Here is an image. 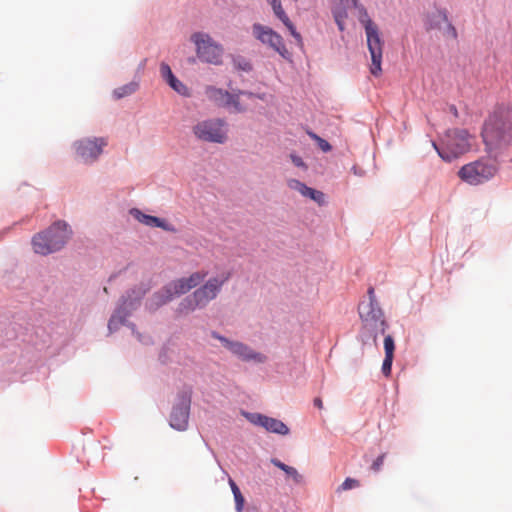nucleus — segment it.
<instances>
[{"mask_svg":"<svg viewBox=\"0 0 512 512\" xmlns=\"http://www.w3.org/2000/svg\"><path fill=\"white\" fill-rule=\"evenodd\" d=\"M481 135L486 151L496 158L512 143V109L499 108L490 115Z\"/></svg>","mask_w":512,"mask_h":512,"instance_id":"nucleus-1","label":"nucleus"},{"mask_svg":"<svg viewBox=\"0 0 512 512\" xmlns=\"http://www.w3.org/2000/svg\"><path fill=\"white\" fill-rule=\"evenodd\" d=\"M71 236L68 225L63 221H57L46 231L38 233L32 239L35 253L48 255L64 247Z\"/></svg>","mask_w":512,"mask_h":512,"instance_id":"nucleus-2","label":"nucleus"},{"mask_svg":"<svg viewBox=\"0 0 512 512\" xmlns=\"http://www.w3.org/2000/svg\"><path fill=\"white\" fill-rule=\"evenodd\" d=\"M497 172L496 160L490 157H482L462 166L457 174L463 182L476 186L488 182Z\"/></svg>","mask_w":512,"mask_h":512,"instance_id":"nucleus-3","label":"nucleus"},{"mask_svg":"<svg viewBox=\"0 0 512 512\" xmlns=\"http://www.w3.org/2000/svg\"><path fill=\"white\" fill-rule=\"evenodd\" d=\"M472 136L464 129H451L445 133L442 147L433 142V147L445 161L453 159L468 152L471 148Z\"/></svg>","mask_w":512,"mask_h":512,"instance_id":"nucleus-4","label":"nucleus"},{"mask_svg":"<svg viewBox=\"0 0 512 512\" xmlns=\"http://www.w3.org/2000/svg\"><path fill=\"white\" fill-rule=\"evenodd\" d=\"M359 316L362 321L363 329L373 334L374 342L377 340V334L385 333L387 323L384 313L379 303H360L358 307Z\"/></svg>","mask_w":512,"mask_h":512,"instance_id":"nucleus-5","label":"nucleus"},{"mask_svg":"<svg viewBox=\"0 0 512 512\" xmlns=\"http://www.w3.org/2000/svg\"><path fill=\"white\" fill-rule=\"evenodd\" d=\"M190 40L195 45L197 56L202 62L208 64H218L220 62L223 48L210 35L196 32L191 35Z\"/></svg>","mask_w":512,"mask_h":512,"instance_id":"nucleus-6","label":"nucleus"},{"mask_svg":"<svg viewBox=\"0 0 512 512\" xmlns=\"http://www.w3.org/2000/svg\"><path fill=\"white\" fill-rule=\"evenodd\" d=\"M359 22L363 25L367 38V45L371 54L372 64H381L383 42L378 25L370 18L367 11L361 7Z\"/></svg>","mask_w":512,"mask_h":512,"instance_id":"nucleus-7","label":"nucleus"},{"mask_svg":"<svg viewBox=\"0 0 512 512\" xmlns=\"http://www.w3.org/2000/svg\"><path fill=\"white\" fill-rule=\"evenodd\" d=\"M224 126V121L220 119L204 120L193 127V132L202 141L224 143L227 138Z\"/></svg>","mask_w":512,"mask_h":512,"instance_id":"nucleus-8","label":"nucleus"},{"mask_svg":"<svg viewBox=\"0 0 512 512\" xmlns=\"http://www.w3.org/2000/svg\"><path fill=\"white\" fill-rule=\"evenodd\" d=\"M191 389H184L177 396V403L173 406L170 415V426L176 430L184 431L188 427L191 404Z\"/></svg>","mask_w":512,"mask_h":512,"instance_id":"nucleus-9","label":"nucleus"},{"mask_svg":"<svg viewBox=\"0 0 512 512\" xmlns=\"http://www.w3.org/2000/svg\"><path fill=\"white\" fill-rule=\"evenodd\" d=\"M106 145L107 140L103 137L93 139L86 138L75 142L74 148L77 158L89 164L98 159Z\"/></svg>","mask_w":512,"mask_h":512,"instance_id":"nucleus-10","label":"nucleus"},{"mask_svg":"<svg viewBox=\"0 0 512 512\" xmlns=\"http://www.w3.org/2000/svg\"><path fill=\"white\" fill-rule=\"evenodd\" d=\"M229 279V274L222 278L214 277L209 279L203 286L195 290L193 293L198 303L205 307L211 300L215 299L221 290L222 285Z\"/></svg>","mask_w":512,"mask_h":512,"instance_id":"nucleus-11","label":"nucleus"},{"mask_svg":"<svg viewBox=\"0 0 512 512\" xmlns=\"http://www.w3.org/2000/svg\"><path fill=\"white\" fill-rule=\"evenodd\" d=\"M206 97L214 104L220 107H233L236 111H241L238 98L239 94H230L222 89L208 86L205 89Z\"/></svg>","mask_w":512,"mask_h":512,"instance_id":"nucleus-12","label":"nucleus"},{"mask_svg":"<svg viewBox=\"0 0 512 512\" xmlns=\"http://www.w3.org/2000/svg\"><path fill=\"white\" fill-rule=\"evenodd\" d=\"M213 336L217 339H219L223 345L230 350L233 354L237 355L239 358H241L244 361L249 360H255L258 362L264 361V356L254 352L252 349H250L248 346L244 345L240 342H233L229 341L225 337L219 336L217 334H213Z\"/></svg>","mask_w":512,"mask_h":512,"instance_id":"nucleus-13","label":"nucleus"},{"mask_svg":"<svg viewBox=\"0 0 512 512\" xmlns=\"http://www.w3.org/2000/svg\"><path fill=\"white\" fill-rule=\"evenodd\" d=\"M253 35L256 39L264 44H268L279 53L284 49L282 37L267 26L254 24Z\"/></svg>","mask_w":512,"mask_h":512,"instance_id":"nucleus-14","label":"nucleus"},{"mask_svg":"<svg viewBox=\"0 0 512 512\" xmlns=\"http://www.w3.org/2000/svg\"><path fill=\"white\" fill-rule=\"evenodd\" d=\"M145 294V291H142L138 293V295L133 298L131 295H128L126 299H124L122 305L116 309L114 314L111 316L108 328L110 331L116 330L120 325L124 323V320L126 316L129 314L128 311H126L127 308L134 309L135 308V300H139L143 295Z\"/></svg>","mask_w":512,"mask_h":512,"instance_id":"nucleus-15","label":"nucleus"},{"mask_svg":"<svg viewBox=\"0 0 512 512\" xmlns=\"http://www.w3.org/2000/svg\"><path fill=\"white\" fill-rule=\"evenodd\" d=\"M287 184L290 189L299 192L302 196L312 199L319 205L324 204L325 196L323 192L310 188L297 179H290Z\"/></svg>","mask_w":512,"mask_h":512,"instance_id":"nucleus-16","label":"nucleus"},{"mask_svg":"<svg viewBox=\"0 0 512 512\" xmlns=\"http://www.w3.org/2000/svg\"><path fill=\"white\" fill-rule=\"evenodd\" d=\"M272 9H273V12L275 14V16L285 25V27L290 31L291 35L293 36V38L297 41V43H301L302 42V37L301 35L296 31V28L295 26L293 25V23L290 21L289 17L287 16V14L285 13L283 7H282V4L281 2L271 6Z\"/></svg>","mask_w":512,"mask_h":512,"instance_id":"nucleus-17","label":"nucleus"},{"mask_svg":"<svg viewBox=\"0 0 512 512\" xmlns=\"http://www.w3.org/2000/svg\"><path fill=\"white\" fill-rule=\"evenodd\" d=\"M173 294L168 289L167 285L164 286L160 291L156 292L148 301L147 307L154 311L159 307L165 305L173 299Z\"/></svg>","mask_w":512,"mask_h":512,"instance_id":"nucleus-18","label":"nucleus"},{"mask_svg":"<svg viewBox=\"0 0 512 512\" xmlns=\"http://www.w3.org/2000/svg\"><path fill=\"white\" fill-rule=\"evenodd\" d=\"M162 76L165 78L169 86L182 96H190L189 89L172 73L170 66H163Z\"/></svg>","mask_w":512,"mask_h":512,"instance_id":"nucleus-19","label":"nucleus"},{"mask_svg":"<svg viewBox=\"0 0 512 512\" xmlns=\"http://www.w3.org/2000/svg\"><path fill=\"white\" fill-rule=\"evenodd\" d=\"M448 20L447 13L443 10H436L427 15L425 21L426 30H442V25H444Z\"/></svg>","mask_w":512,"mask_h":512,"instance_id":"nucleus-20","label":"nucleus"},{"mask_svg":"<svg viewBox=\"0 0 512 512\" xmlns=\"http://www.w3.org/2000/svg\"><path fill=\"white\" fill-rule=\"evenodd\" d=\"M271 463L275 467L284 471L287 477L291 478L295 484H301L303 482V476L298 472L296 468L286 465L277 458H272Z\"/></svg>","mask_w":512,"mask_h":512,"instance_id":"nucleus-21","label":"nucleus"},{"mask_svg":"<svg viewBox=\"0 0 512 512\" xmlns=\"http://www.w3.org/2000/svg\"><path fill=\"white\" fill-rule=\"evenodd\" d=\"M131 213L136 217V219L139 222H141V223H143V224H145L147 226L160 227V228H163L165 230L168 229L166 227L165 222L162 219L158 218V217L146 215V214L140 212L137 209L132 210Z\"/></svg>","mask_w":512,"mask_h":512,"instance_id":"nucleus-22","label":"nucleus"},{"mask_svg":"<svg viewBox=\"0 0 512 512\" xmlns=\"http://www.w3.org/2000/svg\"><path fill=\"white\" fill-rule=\"evenodd\" d=\"M263 428H265L268 432H272V433H276V434H280V435H287L289 433V428L287 427V425L285 423H283L282 421H280L278 419L271 418L268 416L264 420Z\"/></svg>","mask_w":512,"mask_h":512,"instance_id":"nucleus-23","label":"nucleus"},{"mask_svg":"<svg viewBox=\"0 0 512 512\" xmlns=\"http://www.w3.org/2000/svg\"><path fill=\"white\" fill-rule=\"evenodd\" d=\"M196 308H202L200 303H198L197 298H195L194 293L191 296L184 298L177 307L178 315H187L190 312H193Z\"/></svg>","mask_w":512,"mask_h":512,"instance_id":"nucleus-24","label":"nucleus"},{"mask_svg":"<svg viewBox=\"0 0 512 512\" xmlns=\"http://www.w3.org/2000/svg\"><path fill=\"white\" fill-rule=\"evenodd\" d=\"M352 6H339L334 5L332 9V13L334 16V20L339 28L340 31H343L345 29V20L348 17L347 9L351 8Z\"/></svg>","mask_w":512,"mask_h":512,"instance_id":"nucleus-25","label":"nucleus"},{"mask_svg":"<svg viewBox=\"0 0 512 512\" xmlns=\"http://www.w3.org/2000/svg\"><path fill=\"white\" fill-rule=\"evenodd\" d=\"M167 287L170 292H172L173 297L185 294L190 291L189 286L186 285V282L183 278L168 283Z\"/></svg>","mask_w":512,"mask_h":512,"instance_id":"nucleus-26","label":"nucleus"},{"mask_svg":"<svg viewBox=\"0 0 512 512\" xmlns=\"http://www.w3.org/2000/svg\"><path fill=\"white\" fill-rule=\"evenodd\" d=\"M229 485H230L232 493L234 495L236 511L242 512L243 508H244L245 499H244L239 487L231 478L229 479Z\"/></svg>","mask_w":512,"mask_h":512,"instance_id":"nucleus-27","label":"nucleus"},{"mask_svg":"<svg viewBox=\"0 0 512 512\" xmlns=\"http://www.w3.org/2000/svg\"><path fill=\"white\" fill-rule=\"evenodd\" d=\"M138 89V83L132 81L126 85H123L114 90V95L116 98H123L133 94Z\"/></svg>","mask_w":512,"mask_h":512,"instance_id":"nucleus-28","label":"nucleus"},{"mask_svg":"<svg viewBox=\"0 0 512 512\" xmlns=\"http://www.w3.org/2000/svg\"><path fill=\"white\" fill-rule=\"evenodd\" d=\"M206 275L207 273L198 271L192 273L188 277H183V279L185 280L186 285L189 286V290H191L198 286L204 280Z\"/></svg>","mask_w":512,"mask_h":512,"instance_id":"nucleus-29","label":"nucleus"},{"mask_svg":"<svg viewBox=\"0 0 512 512\" xmlns=\"http://www.w3.org/2000/svg\"><path fill=\"white\" fill-rule=\"evenodd\" d=\"M439 31L442 33L445 39L453 41L457 40L458 34L456 28L452 25V23L449 20H447V22L444 25H442V30Z\"/></svg>","mask_w":512,"mask_h":512,"instance_id":"nucleus-30","label":"nucleus"},{"mask_svg":"<svg viewBox=\"0 0 512 512\" xmlns=\"http://www.w3.org/2000/svg\"><path fill=\"white\" fill-rule=\"evenodd\" d=\"M360 486V482L354 478H346L344 482L337 488V492L341 493L343 491H347L353 488H357Z\"/></svg>","mask_w":512,"mask_h":512,"instance_id":"nucleus-31","label":"nucleus"},{"mask_svg":"<svg viewBox=\"0 0 512 512\" xmlns=\"http://www.w3.org/2000/svg\"><path fill=\"white\" fill-rule=\"evenodd\" d=\"M385 356L394 357L395 344L391 335H387L384 339Z\"/></svg>","mask_w":512,"mask_h":512,"instance_id":"nucleus-32","label":"nucleus"},{"mask_svg":"<svg viewBox=\"0 0 512 512\" xmlns=\"http://www.w3.org/2000/svg\"><path fill=\"white\" fill-rule=\"evenodd\" d=\"M392 362H393L392 356H385L383 364H382V372L386 377L390 376V374H391Z\"/></svg>","mask_w":512,"mask_h":512,"instance_id":"nucleus-33","label":"nucleus"},{"mask_svg":"<svg viewBox=\"0 0 512 512\" xmlns=\"http://www.w3.org/2000/svg\"><path fill=\"white\" fill-rule=\"evenodd\" d=\"M267 416L265 415H262V414H258V413H255V414H249L247 416V418L249 419V421L255 425H259L261 427L264 426V420L266 419Z\"/></svg>","mask_w":512,"mask_h":512,"instance_id":"nucleus-34","label":"nucleus"},{"mask_svg":"<svg viewBox=\"0 0 512 512\" xmlns=\"http://www.w3.org/2000/svg\"><path fill=\"white\" fill-rule=\"evenodd\" d=\"M385 456L386 454L383 453L381 455H379L375 460L374 462L372 463V466H371V469L375 472H378L380 471L383 463H384V460H385Z\"/></svg>","mask_w":512,"mask_h":512,"instance_id":"nucleus-35","label":"nucleus"},{"mask_svg":"<svg viewBox=\"0 0 512 512\" xmlns=\"http://www.w3.org/2000/svg\"><path fill=\"white\" fill-rule=\"evenodd\" d=\"M313 137L318 141V144H319V147L324 151V152H328L331 150V145L324 139L316 136V135H313Z\"/></svg>","mask_w":512,"mask_h":512,"instance_id":"nucleus-36","label":"nucleus"},{"mask_svg":"<svg viewBox=\"0 0 512 512\" xmlns=\"http://www.w3.org/2000/svg\"><path fill=\"white\" fill-rule=\"evenodd\" d=\"M334 1V5H339V6H353V7H357L358 6V0H333Z\"/></svg>","mask_w":512,"mask_h":512,"instance_id":"nucleus-37","label":"nucleus"},{"mask_svg":"<svg viewBox=\"0 0 512 512\" xmlns=\"http://www.w3.org/2000/svg\"><path fill=\"white\" fill-rule=\"evenodd\" d=\"M367 293H368V300L367 301H362L361 303L377 304L378 302L376 300L374 288L373 287H369Z\"/></svg>","mask_w":512,"mask_h":512,"instance_id":"nucleus-38","label":"nucleus"},{"mask_svg":"<svg viewBox=\"0 0 512 512\" xmlns=\"http://www.w3.org/2000/svg\"><path fill=\"white\" fill-rule=\"evenodd\" d=\"M370 73L375 77H379L382 74V66H370Z\"/></svg>","mask_w":512,"mask_h":512,"instance_id":"nucleus-39","label":"nucleus"},{"mask_svg":"<svg viewBox=\"0 0 512 512\" xmlns=\"http://www.w3.org/2000/svg\"><path fill=\"white\" fill-rule=\"evenodd\" d=\"M314 405L318 408V409H322L323 408V402L321 400V398H315L314 399Z\"/></svg>","mask_w":512,"mask_h":512,"instance_id":"nucleus-40","label":"nucleus"},{"mask_svg":"<svg viewBox=\"0 0 512 512\" xmlns=\"http://www.w3.org/2000/svg\"><path fill=\"white\" fill-rule=\"evenodd\" d=\"M267 2H268L271 6H273V5H275V4H277V3L281 2V1H280V0H267Z\"/></svg>","mask_w":512,"mask_h":512,"instance_id":"nucleus-41","label":"nucleus"},{"mask_svg":"<svg viewBox=\"0 0 512 512\" xmlns=\"http://www.w3.org/2000/svg\"><path fill=\"white\" fill-rule=\"evenodd\" d=\"M240 94H245L244 92H241ZM249 97H253L254 95L252 93H246Z\"/></svg>","mask_w":512,"mask_h":512,"instance_id":"nucleus-42","label":"nucleus"},{"mask_svg":"<svg viewBox=\"0 0 512 512\" xmlns=\"http://www.w3.org/2000/svg\"><path fill=\"white\" fill-rule=\"evenodd\" d=\"M240 68H242L243 70H246V67L250 68L251 66H239Z\"/></svg>","mask_w":512,"mask_h":512,"instance_id":"nucleus-43","label":"nucleus"},{"mask_svg":"<svg viewBox=\"0 0 512 512\" xmlns=\"http://www.w3.org/2000/svg\"><path fill=\"white\" fill-rule=\"evenodd\" d=\"M353 171H354L355 174H359L358 170L356 169V167H353Z\"/></svg>","mask_w":512,"mask_h":512,"instance_id":"nucleus-44","label":"nucleus"},{"mask_svg":"<svg viewBox=\"0 0 512 512\" xmlns=\"http://www.w3.org/2000/svg\"><path fill=\"white\" fill-rule=\"evenodd\" d=\"M296 164H297V165H301V164H302V162H301V161H299V160H296Z\"/></svg>","mask_w":512,"mask_h":512,"instance_id":"nucleus-45","label":"nucleus"},{"mask_svg":"<svg viewBox=\"0 0 512 512\" xmlns=\"http://www.w3.org/2000/svg\"><path fill=\"white\" fill-rule=\"evenodd\" d=\"M44 243H49V238H46V239L44 240Z\"/></svg>","mask_w":512,"mask_h":512,"instance_id":"nucleus-46","label":"nucleus"}]
</instances>
